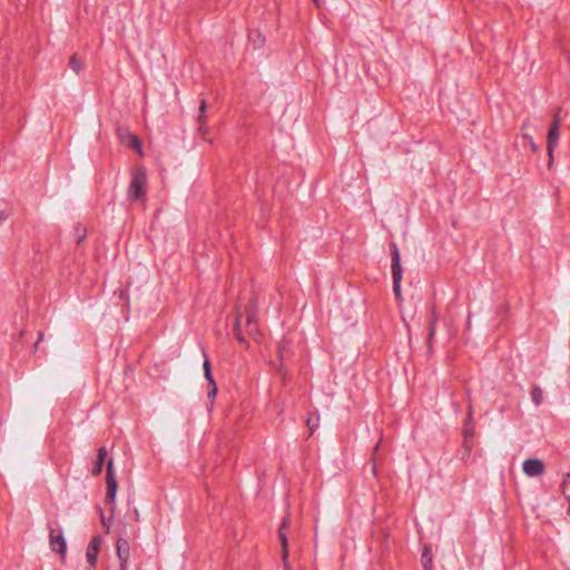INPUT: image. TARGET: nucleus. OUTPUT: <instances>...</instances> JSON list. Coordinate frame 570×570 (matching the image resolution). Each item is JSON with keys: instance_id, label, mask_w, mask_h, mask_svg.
I'll list each match as a JSON object with an SVG mask.
<instances>
[{"instance_id": "nucleus-26", "label": "nucleus", "mask_w": 570, "mask_h": 570, "mask_svg": "<svg viewBox=\"0 0 570 570\" xmlns=\"http://www.w3.org/2000/svg\"><path fill=\"white\" fill-rule=\"evenodd\" d=\"M246 331L249 335L255 334L257 331V323H255V325H250V327H246Z\"/></svg>"}, {"instance_id": "nucleus-24", "label": "nucleus", "mask_w": 570, "mask_h": 570, "mask_svg": "<svg viewBox=\"0 0 570 570\" xmlns=\"http://www.w3.org/2000/svg\"><path fill=\"white\" fill-rule=\"evenodd\" d=\"M9 217V213L6 212V210H0V225L7 220V218Z\"/></svg>"}, {"instance_id": "nucleus-1", "label": "nucleus", "mask_w": 570, "mask_h": 570, "mask_svg": "<svg viewBox=\"0 0 570 570\" xmlns=\"http://www.w3.org/2000/svg\"><path fill=\"white\" fill-rule=\"evenodd\" d=\"M146 184V170L144 168L136 169L128 187V199L130 202H136L144 198Z\"/></svg>"}, {"instance_id": "nucleus-3", "label": "nucleus", "mask_w": 570, "mask_h": 570, "mask_svg": "<svg viewBox=\"0 0 570 570\" xmlns=\"http://www.w3.org/2000/svg\"><path fill=\"white\" fill-rule=\"evenodd\" d=\"M49 546L52 551L65 558L67 544L61 527H53L51 524L49 525Z\"/></svg>"}, {"instance_id": "nucleus-4", "label": "nucleus", "mask_w": 570, "mask_h": 570, "mask_svg": "<svg viewBox=\"0 0 570 570\" xmlns=\"http://www.w3.org/2000/svg\"><path fill=\"white\" fill-rule=\"evenodd\" d=\"M106 483H107V500L110 502H114L116 499L117 493V479L116 473L114 470V461L110 459L107 463V476H106Z\"/></svg>"}, {"instance_id": "nucleus-30", "label": "nucleus", "mask_w": 570, "mask_h": 570, "mask_svg": "<svg viewBox=\"0 0 570 570\" xmlns=\"http://www.w3.org/2000/svg\"><path fill=\"white\" fill-rule=\"evenodd\" d=\"M318 1H320V0H314V2L316 3V6H320Z\"/></svg>"}, {"instance_id": "nucleus-20", "label": "nucleus", "mask_w": 570, "mask_h": 570, "mask_svg": "<svg viewBox=\"0 0 570 570\" xmlns=\"http://www.w3.org/2000/svg\"><path fill=\"white\" fill-rule=\"evenodd\" d=\"M306 424L311 431V433H313L320 425V417H308L307 421H306Z\"/></svg>"}, {"instance_id": "nucleus-6", "label": "nucleus", "mask_w": 570, "mask_h": 570, "mask_svg": "<svg viewBox=\"0 0 570 570\" xmlns=\"http://www.w3.org/2000/svg\"><path fill=\"white\" fill-rule=\"evenodd\" d=\"M203 355H204V364H203L204 375H205V379L208 382V397L210 400H214L216 394H217V385H216V382H215L214 376L212 374L210 362H209L208 356L206 355L205 351H203Z\"/></svg>"}, {"instance_id": "nucleus-18", "label": "nucleus", "mask_w": 570, "mask_h": 570, "mask_svg": "<svg viewBox=\"0 0 570 570\" xmlns=\"http://www.w3.org/2000/svg\"><path fill=\"white\" fill-rule=\"evenodd\" d=\"M468 417H469V422L465 424V426L463 429V434L465 436H471L473 434V426L471 424V421H472V407L471 406H469Z\"/></svg>"}, {"instance_id": "nucleus-9", "label": "nucleus", "mask_w": 570, "mask_h": 570, "mask_svg": "<svg viewBox=\"0 0 570 570\" xmlns=\"http://www.w3.org/2000/svg\"><path fill=\"white\" fill-rule=\"evenodd\" d=\"M101 546V538L99 535L94 537L86 550V559L91 568H95L97 562V557Z\"/></svg>"}, {"instance_id": "nucleus-13", "label": "nucleus", "mask_w": 570, "mask_h": 570, "mask_svg": "<svg viewBox=\"0 0 570 570\" xmlns=\"http://www.w3.org/2000/svg\"><path fill=\"white\" fill-rule=\"evenodd\" d=\"M424 570H432V551L429 547H424L421 556Z\"/></svg>"}, {"instance_id": "nucleus-10", "label": "nucleus", "mask_w": 570, "mask_h": 570, "mask_svg": "<svg viewBox=\"0 0 570 570\" xmlns=\"http://www.w3.org/2000/svg\"><path fill=\"white\" fill-rule=\"evenodd\" d=\"M559 137H560V128H557L556 125L550 126V129H549L548 136H547V148H548V154H549L550 158H552V154H553L554 148L558 145Z\"/></svg>"}, {"instance_id": "nucleus-29", "label": "nucleus", "mask_w": 570, "mask_h": 570, "mask_svg": "<svg viewBox=\"0 0 570 570\" xmlns=\"http://www.w3.org/2000/svg\"><path fill=\"white\" fill-rule=\"evenodd\" d=\"M380 443H377L374 448V451L376 452L379 450Z\"/></svg>"}, {"instance_id": "nucleus-23", "label": "nucleus", "mask_w": 570, "mask_h": 570, "mask_svg": "<svg viewBox=\"0 0 570 570\" xmlns=\"http://www.w3.org/2000/svg\"><path fill=\"white\" fill-rule=\"evenodd\" d=\"M560 122H561V117H560V110H558L554 115H553V119H552V122H551V126H554L557 128H560Z\"/></svg>"}, {"instance_id": "nucleus-7", "label": "nucleus", "mask_w": 570, "mask_h": 570, "mask_svg": "<svg viewBox=\"0 0 570 570\" xmlns=\"http://www.w3.org/2000/svg\"><path fill=\"white\" fill-rule=\"evenodd\" d=\"M116 553L120 561V570H127V563L130 556V548L129 542L126 539L119 538L117 540Z\"/></svg>"}, {"instance_id": "nucleus-22", "label": "nucleus", "mask_w": 570, "mask_h": 570, "mask_svg": "<svg viewBox=\"0 0 570 570\" xmlns=\"http://www.w3.org/2000/svg\"><path fill=\"white\" fill-rule=\"evenodd\" d=\"M130 145L132 148L140 150V141L135 135H130Z\"/></svg>"}, {"instance_id": "nucleus-2", "label": "nucleus", "mask_w": 570, "mask_h": 570, "mask_svg": "<svg viewBox=\"0 0 570 570\" xmlns=\"http://www.w3.org/2000/svg\"><path fill=\"white\" fill-rule=\"evenodd\" d=\"M391 256H392V278H393V292L395 294L396 299H402L401 294V282H402V266H401V257L400 252L395 243L391 244Z\"/></svg>"}, {"instance_id": "nucleus-25", "label": "nucleus", "mask_w": 570, "mask_h": 570, "mask_svg": "<svg viewBox=\"0 0 570 570\" xmlns=\"http://www.w3.org/2000/svg\"><path fill=\"white\" fill-rule=\"evenodd\" d=\"M569 484H570V473H566V474L563 475L562 487L564 488V487H567V485H569Z\"/></svg>"}, {"instance_id": "nucleus-15", "label": "nucleus", "mask_w": 570, "mask_h": 570, "mask_svg": "<svg viewBox=\"0 0 570 570\" xmlns=\"http://www.w3.org/2000/svg\"><path fill=\"white\" fill-rule=\"evenodd\" d=\"M255 323H257L256 312H255V306L252 304L246 309V327H250V325H255Z\"/></svg>"}, {"instance_id": "nucleus-14", "label": "nucleus", "mask_w": 570, "mask_h": 570, "mask_svg": "<svg viewBox=\"0 0 570 570\" xmlns=\"http://www.w3.org/2000/svg\"><path fill=\"white\" fill-rule=\"evenodd\" d=\"M531 399L537 406H539L542 403L543 391L541 390L540 386H533V389L531 390Z\"/></svg>"}, {"instance_id": "nucleus-5", "label": "nucleus", "mask_w": 570, "mask_h": 570, "mask_svg": "<svg viewBox=\"0 0 570 570\" xmlns=\"http://www.w3.org/2000/svg\"><path fill=\"white\" fill-rule=\"evenodd\" d=\"M287 527H288V517L283 519V522L278 529V538H279L281 544H282V559L284 562V568L286 570H291L289 563L287 561V559H288V540H287V532H286Z\"/></svg>"}, {"instance_id": "nucleus-21", "label": "nucleus", "mask_w": 570, "mask_h": 570, "mask_svg": "<svg viewBox=\"0 0 570 570\" xmlns=\"http://www.w3.org/2000/svg\"><path fill=\"white\" fill-rule=\"evenodd\" d=\"M522 138L528 144V146L530 147L532 153H535L538 150V146L533 141V138L530 135L523 134Z\"/></svg>"}, {"instance_id": "nucleus-19", "label": "nucleus", "mask_w": 570, "mask_h": 570, "mask_svg": "<svg viewBox=\"0 0 570 570\" xmlns=\"http://www.w3.org/2000/svg\"><path fill=\"white\" fill-rule=\"evenodd\" d=\"M436 320H438V317H436V313H435V311L433 309V311H432V320H431V322H430V326H429V338H430V340H431V338L434 336V334H435Z\"/></svg>"}, {"instance_id": "nucleus-27", "label": "nucleus", "mask_w": 570, "mask_h": 570, "mask_svg": "<svg viewBox=\"0 0 570 570\" xmlns=\"http://www.w3.org/2000/svg\"><path fill=\"white\" fill-rule=\"evenodd\" d=\"M85 237H86V234H85V233H82L81 235H79V237H78V243H80Z\"/></svg>"}, {"instance_id": "nucleus-12", "label": "nucleus", "mask_w": 570, "mask_h": 570, "mask_svg": "<svg viewBox=\"0 0 570 570\" xmlns=\"http://www.w3.org/2000/svg\"><path fill=\"white\" fill-rule=\"evenodd\" d=\"M206 120V100L202 99L199 104V114L197 117V122L199 125V130L205 134V121Z\"/></svg>"}, {"instance_id": "nucleus-28", "label": "nucleus", "mask_w": 570, "mask_h": 570, "mask_svg": "<svg viewBox=\"0 0 570 570\" xmlns=\"http://www.w3.org/2000/svg\"><path fill=\"white\" fill-rule=\"evenodd\" d=\"M42 337H43V334H40V335H39V338H38V341H37V343H36V344H38V343H39V341H40V340H42Z\"/></svg>"}, {"instance_id": "nucleus-8", "label": "nucleus", "mask_w": 570, "mask_h": 570, "mask_svg": "<svg viewBox=\"0 0 570 570\" xmlns=\"http://www.w3.org/2000/svg\"><path fill=\"white\" fill-rule=\"evenodd\" d=\"M522 470L528 476H540L544 472V465L541 460L527 459L522 464Z\"/></svg>"}, {"instance_id": "nucleus-17", "label": "nucleus", "mask_w": 570, "mask_h": 570, "mask_svg": "<svg viewBox=\"0 0 570 570\" xmlns=\"http://www.w3.org/2000/svg\"><path fill=\"white\" fill-rule=\"evenodd\" d=\"M240 320L239 317H237L236 320V324H235V335H236V338L237 341L243 344L244 346H248V342L246 341V338L243 336V334L240 333Z\"/></svg>"}, {"instance_id": "nucleus-16", "label": "nucleus", "mask_w": 570, "mask_h": 570, "mask_svg": "<svg viewBox=\"0 0 570 570\" xmlns=\"http://www.w3.org/2000/svg\"><path fill=\"white\" fill-rule=\"evenodd\" d=\"M69 66L76 73H79V71L82 69L83 63L77 55H73L70 58Z\"/></svg>"}, {"instance_id": "nucleus-11", "label": "nucleus", "mask_w": 570, "mask_h": 570, "mask_svg": "<svg viewBox=\"0 0 570 570\" xmlns=\"http://www.w3.org/2000/svg\"><path fill=\"white\" fill-rule=\"evenodd\" d=\"M106 458H107V449L105 446L99 448L98 453H97V460L92 468L94 475H99L101 473Z\"/></svg>"}]
</instances>
